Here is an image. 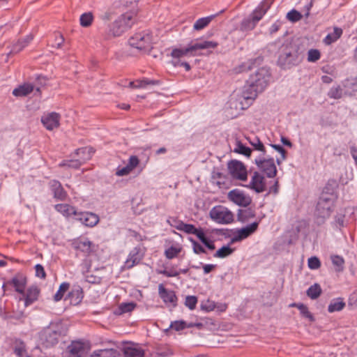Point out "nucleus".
Returning <instances> with one entry per match:
<instances>
[{
  "mask_svg": "<svg viewBox=\"0 0 357 357\" xmlns=\"http://www.w3.org/2000/svg\"><path fill=\"white\" fill-rule=\"evenodd\" d=\"M197 303V298L195 296H188L185 298V305L190 310H194Z\"/></svg>",
  "mask_w": 357,
  "mask_h": 357,
  "instance_id": "53",
  "label": "nucleus"
},
{
  "mask_svg": "<svg viewBox=\"0 0 357 357\" xmlns=\"http://www.w3.org/2000/svg\"><path fill=\"white\" fill-rule=\"evenodd\" d=\"M255 216V212L251 208H245L244 209H238L237 213L238 220L245 222L248 221L250 218Z\"/></svg>",
  "mask_w": 357,
  "mask_h": 357,
  "instance_id": "32",
  "label": "nucleus"
},
{
  "mask_svg": "<svg viewBox=\"0 0 357 357\" xmlns=\"http://www.w3.org/2000/svg\"><path fill=\"white\" fill-rule=\"evenodd\" d=\"M26 314L23 311H13L10 313H6L5 319L7 320H15V324H24Z\"/></svg>",
  "mask_w": 357,
  "mask_h": 357,
  "instance_id": "33",
  "label": "nucleus"
},
{
  "mask_svg": "<svg viewBox=\"0 0 357 357\" xmlns=\"http://www.w3.org/2000/svg\"><path fill=\"white\" fill-rule=\"evenodd\" d=\"M14 353L18 357H30L27 354L24 342L18 338L14 340Z\"/></svg>",
  "mask_w": 357,
  "mask_h": 357,
  "instance_id": "28",
  "label": "nucleus"
},
{
  "mask_svg": "<svg viewBox=\"0 0 357 357\" xmlns=\"http://www.w3.org/2000/svg\"><path fill=\"white\" fill-rule=\"evenodd\" d=\"M170 327L176 331L183 330L186 328V324L183 321H175L172 322Z\"/></svg>",
  "mask_w": 357,
  "mask_h": 357,
  "instance_id": "58",
  "label": "nucleus"
},
{
  "mask_svg": "<svg viewBox=\"0 0 357 357\" xmlns=\"http://www.w3.org/2000/svg\"><path fill=\"white\" fill-rule=\"evenodd\" d=\"M228 199L241 207H248L252 202L251 197L243 190L236 188L230 190L227 194Z\"/></svg>",
  "mask_w": 357,
  "mask_h": 357,
  "instance_id": "12",
  "label": "nucleus"
},
{
  "mask_svg": "<svg viewBox=\"0 0 357 357\" xmlns=\"http://www.w3.org/2000/svg\"><path fill=\"white\" fill-rule=\"evenodd\" d=\"M234 151L248 157L250 155L252 152L249 147L245 146L239 141L236 143V147L235 148Z\"/></svg>",
  "mask_w": 357,
  "mask_h": 357,
  "instance_id": "45",
  "label": "nucleus"
},
{
  "mask_svg": "<svg viewBox=\"0 0 357 357\" xmlns=\"http://www.w3.org/2000/svg\"><path fill=\"white\" fill-rule=\"evenodd\" d=\"M139 163V160L136 155H131L129 158L128 165L132 171Z\"/></svg>",
  "mask_w": 357,
  "mask_h": 357,
  "instance_id": "60",
  "label": "nucleus"
},
{
  "mask_svg": "<svg viewBox=\"0 0 357 357\" xmlns=\"http://www.w3.org/2000/svg\"><path fill=\"white\" fill-rule=\"evenodd\" d=\"M215 16V15H210L197 20L193 25L194 29L197 31L203 29L208 25V24L212 21Z\"/></svg>",
  "mask_w": 357,
  "mask_h": 357,
  "instance_id": "35",
  "label": "nucleus"
},
{
  "mask_svg": "<svg viewBox=\"0 0 357 357\" xmlns=\"http://www.w3.org/2000/svg\"><path fill=\"white\" fill-rule=\"evenodd\" d=\"M39 294V290L36 287H29L27 289V291L24 295L25 296L24 298V305L26 307L29 306V305L32 304L34 301H36L38 299V296Z\"/></svg>",
  "mask_w": 357,
  "mask_h": 357,
  "instance_id": "26",
  "label": "nucleus"
},
{
  "mask_svg": "<svg viewBox=\"0 0 357 357\" xmlns=\"http://www.w3.org/2000/svg\"><path fill=\"white\" fill-rule=\"evenodd\" d=\"M241 92L243 93V96L245 97L248 96V102L245 104V106H250L257 98V94L261 93V91H258L255 87L251 86L248 82H246V84L243 86Z\"/></svg>",
  "mask_w": 357,
  "mask_h": 357,
  "instance_id": "24",
  "label": "nucleus"
},
{
  "mask_svg": "<svg viewBox=\"0 0 357 357\" xmlns=\"http://www.w3.org/2000/svg\"><path fill=\"white\" fill-rule=\"evenodd\" d=\"M56 211L61 213L62 215H63L66 217H70V215H73L75 216L77 211L75 208L67 204H56L54 206Z\"/></svg>",
  "mask_w": 357,
  "mask_h": 357,
  "instance_id": "29",
  "label": "nucleus"
},
{
  "mask_svg": "<svg viewBox=\"0 0 357 357\" xmlns=\"http://www.w3.org/2000/svg\"><path fill=\"white\" fill-rule=\"evenodd\" d=\"M321 294V289L319 284H314L310 286L307 290V295L311 299L317 298Z\"/></svg>",
  "mask_w": 357,
  "mask_h": 357,
  "instance_id": "39",
  "label": "nucleus"
},
{
  "mask_svg": "<svg viewBox=\"0 0 357 357\" xmlns=\"http://www.w3.org/2000/svg\"><path fill=\"white\" fill-rule=\"evenodd\" d=\"M159 295L163 302L169 307H176L177 305V297L174 291L166 289L162 284L158 287Z\"/></svg>",
  "mask_w": 357,
  "mask_h": 357,
  "instance_id": "17",
  "label": "nucleus"
},
{
  "mask_svg": "<svg viewBox=\"0 0 357 357\" xmlns=\"http://www.w3.org/2000/svg\"><path fill=\"white\" fill-rule=\"evenodd\" d=\"M321 262L316 257H312L308 259V266L310 269H317L320 267Z\"/></svg>",
  "mask_w": 357,
  "mask_h": 357,
  "instance_id": "55",
  "label": "nucleus"
},
{
  "mask_svg": "<svg viewBox=\"0 0 357 357\" xmlns=\"http://www.w3.org/2000/svg\"><path fill=\"white\" fill-rule=\"evenodd\" d=\"M228 171L232 178L245 181L248 178V172L244 164L238 160H233L228 162Z\"/></svg>",
  "mask_w": 357,
  "mask_h": 357,
  "instance_id": "11",
  "label": "nucleus"
},
{
  "mask_svg": "<svg viewBox=\"0 0 357 357\" xmlns=\"http://www.w3.org/2000/svg\"><path fill=\"white\" fill-rule=\"evenodd\" d=\"M116 15V13L111 9H109L100 15V18L104 22L110 21Z\"/></svg>",
  "mask_w": 357,
  "mask_h": 357,
  "instance_id": "54",
  "label": "nucleus"
},
{
  "mask_svg": "<svg viewBox=\"0 0 357 357\" xmlns=\"http://www.w3.org/2000/svg\"><path fill=\"white\" fill-rule=\"evenodd\" d=\"M75 219L79 221L82 225L93 227L99 222V217L91 212H77L75 216Z\"/></svg>",
  "mask_w": 357,
  "mask_h": 357,
  "instance_id": "16",
  "label": "nucleus"
},
{
  "mask_svg": "<svg viewBox=\"0 0 357 357\" xmlns=\"http://www.w3.org/2000/svg\"><path fill=\"white\" fill-rule=\"evenodd\" d=\"M152 36L150 33L143 31L137 33L128 40V44L140 51H148L152 48Z\"/></svg>",
  "mask_w": 357,
  "mask_h": 357,
  "instance_id": "8",
  "label": "nucleus"
},
{
  "mask_svg": "<svg viewBox=\"0 0 357 357\" xmlns=\"http://www.w3.org/2000/svg\"><path fill=\"white\" fill-rule=\"evenodd\" d=\"M210 217L219 224H230L234 221V215L227 208L216 206L210 211Z\"/></svg>",
  "mask_w": 357,
  "mask_h": 357,
  "instance_id": "10",
  "label": "nucleus"
},
{
  "mask_svg": "<svg viewBox=\"0 0 357 357\" xmlns=\"http://www.w3.org/2000/svg\"><path fill=\"white\" fill-rule=\"evenodd\" d=\"M191 242L192 243V249L195 254H201L206 252L205 249L196 241L190 238Z\"/></svg>",
  "mask_w": 357,
  "mask_h": 357,
  "instance_id": "57",
  "label": "nucleus"
},
{
  "mask_svg": "<svg viewBox=\"0 0 357 357\" xmlns=\"http://www.w3.org/2000/svg\"><path fill=\"white\" fill-rule=\"evenodd\" d=\"M93 20V16L92 13H91V12L84 13L80 16V19H79L80 24L83 27H88V26H91V24H92Z\"/></svg>",
  "mask_w": 357,
  "mask_h": 357,
  "instance_id": "42",
  "label": "nucleus"
},
{
  "mask_svg": "<svg viewBox=\"0 0 357 357\" xmlns=\"http://www.w3.org/2000/svg\"><path fill=\"white\" fill-rule=\"evenodd\" d=\"M75 154L79 155V158L75 160H70L68 161H63L59 164V166H68L69 167L77 169L79 168L86 160H89L91 158L89 150L86 147L80 148L75 151Z\"/></svg>",
  "mask_w": 357,
  "mask_h": 357,
  "instance_id": "14",
  "label": "nucleus"
},
{
  "mask_svg": "<svg viewBox=\"0 0 357 357\" xmlns=\"http://www.w3.org/2000/svg\"><path fill=\"white\" fill-rule=\"evenodd\" d=\"M331 98L340 99L342 96V89L340 86L332 87L328 93Z\"/></svg>",
  "mask_w": 357,
  "mask_h": 357,
  "instance_id": "48",
  "label": "nucleus"
},
{
  "mask_svg": "<svg viewBox=\"0 0 357 357\" xmlns=\"http://www.w3.org/2000/svg\"><path fill=\"white\" fill-rule=\"evenodd\" d=\"M320 52L317 49H310L307 52V61L309 62H316L320 59Z\"/></svg>",
  "mask_w": 357,
  "mask_h": 357,
  "instance_id": "49",
  "label": "nucleus"
},
{
  "mask_svg": "<svg viewBox=\"0 0 357 357\" xmlns=\"http://www.w3.org/2000/svg\"><path fill=\"white\" fill-rule=\"evenodd\" d=\"M70 287L69 283L63 282L57 292L55 294L54 298L55 301H59L63 296L65 292H66Z\"/></svg>",
  "mask_w": 357,
  "mask_h": 357,
  "instance_id": "44",
  "label": "nucleus"
},
{
  "mask_svg": "<svg viewBox=\"0 0 357 357\" xmlns=\"http://www.w3.org/2000/svg\"><path fill=\"white\" fill-rule=\"evenodd\" d=\"M91 357H123L121 352L116 349H100L93 352Z\"/></svg>",
  "mask_w": 357,
  "mask_h": 357,
  "instance_id": "27",
  "label": "nucleus"
},
{
  "mask_svg": "<svg viewBox=\"0 0 357 357\" xmlns=\"http://www.w3.org/2000/svg\"><path fill=\"white\" fill-rule=\"evenodd\" d=\"M287 18L290 22H296L301 20L302 15L298 11L293 9L287 13Z\"/></svg>",
  "mask_w": 357,
  "mask_h": 357,
  "instance_id": "52",
  "label": "nucleus"
},
{
  "mask_svg": "<svg viewBox=\"0 0 357 357\" xmlns=\"http://www.w3.org/2000/svg\"><path fill=\"white\" fill-rule=\"evenodd\" d=\"M52 191L54 193V197L56 199L64 200L67 197L66 192L63 190L60 182L52 180L50 183Z\"/></svg>",
  "mask_w": 357,
  "mask_h": 357,
  "instance_id": "23",
  "label": "nucleus"
},
{
  "mask_svg": "<svg viewBox=\"0 0 357 357\" xmlns=\"http://www.w3.org/2000/svg\"><path fill=\"white\" fill-rule=\"evenodd\" d=\"M259 222H255L237 231V234L232 238V241H239L248 238L253 234L258 228Z\"/></svg>",
  "mask_w": 357,
  "mask_h": 357,
  "instance_id": "21",
  "label": "nucleus"
},
{
  "mask_svg": "<svg viewBox=\"0 0 357 357\" xmlns=\"http://www.w3.org/2000/svg\"><path fill=\"white\" fill-rule=\"evenodd\" d=\"M34 89L39 94L40 93V87L29 83H25L20 85L13 91V95L16 97H24L31 93Z\"/></svg>",
  "mask_w": 357,
  "mask_h": 357,
  "instance_id": "22",
  "label": "nucleus"
},
{
  "mask_svg": "<svg viewBox=\"0 0 357 357\" xmlns=\"http://www.w3.org/2000/svg\"><path fill=\"white\" fill-rule=\"evenodd\" d=\"M60 115L56 112L44 114L41 118L43 126L49 130H52L59 126Z\"/></svg>",
  "mask_w": 357,
  "mask_h": 357,
  "instance_id": "18",
  "label": "nucleus"
},
{
  "mask_svg": "<svg viewBox=\"0 0 357 357\" xmlns=\"http://www.w3.org/2000/svg\"><path fill=\"white\" fill-rule=\"evenodd\" d=\"M131 172V169L128 165H126L123 168L117 169L116 174L119 176H122L129 174Z\"/></svg>",
  "mask_w": 357,
  "mask_h": 357,
  "instance_id": "64",
  "label": "nucleus"
},
{
  "mask_svg": "<svg viewBox=\"0 0 357 357\" xmlns=\"http://www.w3.org/2000/svg\"><path fill=\"white\" fill-rule=\"evenodd\" d=\"M26 283V280L23 276L15 277L12 280L15 291L20 294H24V289Z\"/></svg>",
  "mask_w": 357,
  "mask_h": 357,
  "instance_id": "34",
  "label": "nucleus"
},
{
  "mask_svg": "<svg viewBox=\"0 0 357 357\" xmlns=\"http://www.w3.org/2000/svg\"><path fill=\"white\" fill-rule=\"evenodd\" d=\"M218 43L215 41L196 42L189 45L187 47L174 49L171 55L174 58H180L184 56H195L199 55V50L215 49Z\"/></svg>",
  "mask_w": 357,
  "mask_h": 357,
  "instance_id": "3",
  "label": "nucleus"
},
{
  "mask_svg": "<svg viewBox=\"0 0 357 357\" xmlns=\"http://www.w3.org/2000/svg\"><path fill=\"white\" fill-rule=\"evenodd\" d=\"M64 42V38L62 35L57 33L55 36L54 43L52 44V46L56 48H60L62 44Z\"/></svg>",
  "mask_w": 357,
  "mask_h": 357,
  "instance_id": "62",
  "label": "nucleus"
},
{
  "mask_svg": "<svg viewBox=\"0 0 357 357\" xmlns=\"http://www.w3.org/2000/svg\"><path fill=\"white\" fill-rule=\"evenodd\" d=\"M83 296V291L79 287L73 289L68 294L70 302L74 305L79 304L82 301Z\"/></svg>",
  "mask_w": 357,
  "mask_h": 357,
  "instance_id": "31",
  "label": "nucleus"
},
{
  "mask_svg": "<svg viewBox=\"0 0 357 357\" xmlns=\"http://www.w3.org/2000/svg\"><path fill=\"white\" fill-rule=\"evenodd\" d=\"M233 251L234 249L230 248L229 245L222 246L214 254L213 256L217 258H225L232 254Z\"/></svg>",
  "mask_w": 357,
  "mask_h": 357,
  "instance_id": "43",
  "label": "nucleus"
},
{
  "mask_svg": "<svg viewBox=\"0 0 357 357\" xmlns=\"http://www.w3.org/2000/svg\"><path fill=\"white\" fill-rule=\"evenodd\" d=\"M90 347L82 341H73L62 353V357H86Z\"/></svg>",
  "mask_w": 357,
  "mask_h": 357,
  "instance_id": "9",
  "label": "nucleus"
},
{
  "mask_svg": "<svg viewBox=\"0 0 357 357\" xmlns=\"http://www.w3.org/2000/svg\"><path fill=\"white\" fill-rule=\"evenodd\" d=\"M33 40V36L31 34L30 35H28L26 36V38L23 40H21L23 43V46H22L21 47H17L18 45H14L13 46V48H12V50L10 52V53H17L19 52H20L21 50H23V48H24L31 40Z\"/></svg>",
  "mask_w": 357,
  "mask_h": 357,
  "instance_id": "46",
  "label": "nucleus"
},
{
  "mask_svg": "<svg viewBox=\"0 0 357 357\" xmlns=\"http://www.w3.org/2000/svg\"><path fill=\"white\" fill-rule=\"evenodd\" d=\"M255 142H251V144L255 147V149L260 151L263 152L264 155L265 154V148L262 142L259 141V139H255Z\"/></svg>",
  "mask_w": 357,
  "mask_h": 357,
  "instance_id": "63",
  "label": "nucleus"
},
{
  "mask_svg": "<svg viewBox=\"0 0 357 357\" xmlns=\"http://www.w3.org/2000/svg\"><path fill=\"white\" fill-rule=\"evenodd\" d=\"M158 273L160 274H162V275H163L166 277H169V278L176 277L180 274V272H178L177 271L174 270V268H171L169 270L165 269L162 271H160Z\"/></svg>",
  "mask_w": 357,
  "mask_h": 357,
  "instance_id": "59",
  "label": "nucleus"
},
{
  "mask_svg": "<svg viewBox=\"0 0 357 357\" xmlns=\"http://www.w3.org/2000/svg\"><path fill=\"white\" fill-rule=\"evenodd\" d=\"M270 6L271 5L268 3L266 1L261 2L248 17L244 18L241 21L240 30L242 31H250L253 30L257 23L267 13Z\"/></svg>",
  "mask_w": 357,
  "mask_h": 357,
  "instance_id": "4",
  "label": "nucleus"
},
{
  "mask_svg": "<svg viewBox=\"0 0 357 357\" xmlns=\"http://www.w3.org/2000/svg\"><path fill=\"white\" fill-rule=\"evenodd\" d=\"M335 197L322 194L317 204L315 216L318 224H322L331 216L334 206Z\"/></svg>",
  "mask_w": 357,
  "mask_h": 357,
  "instance_id": "5",
  "label": "nucleus"
},
{
  "mask_svg": "<svg viewBox=\"0 0 357 357\" xmlns=\"http://www.w3.org/2000/svg\"><path fill=\"white\" fill-rule=\"evenodd\" d=\"M301 61L298 49L291 45L284 47L278 57V63L284 68L297 65Z\"/></svg>",
  "mask_w": 357,
  "mask_h": 357,
  "instance_id": "6",
  "label": "nucleus"
},
{
  "mask_svg": "<svg viewBox=\"0 0 357 357\" xmlns=\"http://www.w3.org/2000/svg\"><path fill=\"white\" fill-rule=\"evenodd\" d=\"M270 78L271 73L269 70L266 68H261L254 74H252L247 82L251 86H254L258 91L262 92L268 86Z\"/></svg>",
  "mask_w": 357,
  "mask_h": 357,
  "instance_id": "7",
  "label": "nucleus"
},
{
  "mask_svg": "<svg viewBox=\"0 0 357 357\" xmlns=\"http://www.w3.org/2000/svg\"><path fill=\"white\" fill-rule=\"evenodd\" d=\"M255 164L259 169L263 172L269 178H273L276 176L277 169L273 158H256Z\"/></svg>",
  "mask_w": 357,
  "mask_h": 357,
  "instance_id": "15",
  "label": "nucleus"
},
{
  "mask_svg": "<svg viewBox=\"0 0 357 357\" xmlns=\"http://www.w3.org/2000/svg\"><path fill=\"white\" fill-rule=\"evenodd\" d=\"M36 275L41 279L46 278V273L43 266L40 264H36L35 266Z\"/></svg>",
  "mask_w": 357,
  "mask_h": 357,
  "instance_id": "61",
  "label": "nucleus"
},
{
  "mask_svg": "<svg viewBox=\"0 0 357 357\" xmlns=\"http://www.w3.org/2000/svg\"><path fill=\"white\" fill-rule=\"evenodd\" d=\"M332 263L334 266H335L336 271H340L343 269V265L344 263V259L342 257L338 255H335L331 257Z\"/></svg>",
  "mask_w": 357,
  "mask_h": 357,
  "instance_id": "51",
  "label": "nucleus"
},
{
  "mask_svg": "<svg viewBox=\"0 0 357 357\" xmlns=\"http://www.w3.org/2000/svg\"><path fill=\"white\" fill-rule=\"evenodd\" d=\"M124 357H144V353L142 349L128 347L124 351Z\"/></svg>",
  "mask_w": 357,
  "mask_h": 357,
  "instance_id": "41",
  "label": "nucleus"
},
{
  "mask_svg": "<svg viewBox=\"0 0 357 357\" xmlns=\"http://www.w3.org/2000/svg\"><path fill=\"white\" fill-rule=\"evenodd\" d=\"M345 306V303L340 298L331 301L328 307L329 312H338L342 310Z\"/></svg>",
  "mask_w": 357,
  "mask_h": 357,
  "instance_id": "36",
  "label": "nucleus"
},
{
  "mask_svg": "<svg viewBox=\"0 0 357 357\" xmlns=\"http://www.w3.org/2000/svg\"><path fill=\"white\" fill-rule=\"evenodd\" d=\"M66 328L61 321L51 322L40 333V340L46 347L56 345L60 337L66 334Z\"/></svg>",
  "mask_w": 357,
  "mask_h": 357,
  "instance_id": "2",
  "label": "nucleus"
},
{
  "mask_svg": "<svg viewBox=\"0 0 357 357\" xmlns=\"http://www.w3.org/2000/svg\"><path fill=\"white\" fill-rule=\"evenodd\" d=\"M261 60L260 58H258L254 61L252 60H249L247 62H245L244 63H243L240 67H239V72H243V71H247V70H249L252 68V66L254 64V63L257 61H259Z\"/></svg>",
  "mask_w": 357,
  "mask_h": 357,
  "instance_id": "56",
  "label": "nucleus"
},
{
  "mask_svg": "<svg viewBox=\"0 0 357 357\" xmlns=\"http://www.w3.org/2000/svg\"><path fill=\"white\" fill-rule=\"evenodd\" d=\"M181 250V249L180 248L171 246L165 250V255L167 259H172L176 257L180 253Z\"/></svg>",
  "mask_w": 357,
  "mask_h": 357,
  "instance_id": "50",
  "label": "nucleus"
},
{
  "mask_svg": "<svg viewBox=\"0 0 357 357\" xmlns=\"http://www.w3.org/2000/svg\"><path fill=\"white\" fill-rule=\"evenodd\" d=\"M248 187L254 190L257 193L265 191L266 184L264 176L257 172H255Z\"/></svg>",
  "mask_w": 357,
  "mask_h": 357,
  "instance_id": "20",
  "label": "nucleus"
},
{
  "mask_svg": "<svg viewBox=\"0 0 357 357\" xmlns=\"http://www.w3.org/2000/svg\"><path fill=\"white\" fill-rule=\"evenodd\" d=\"M174 227L190 234H194L197 231V229L193 225L183 222H178V225H174Z\"/></svg>",
  "mask_w": 357,
  "mask_h": 357,
  "instance_id": "40",
  "label": "nucleus"
},
{
  "mask_svg": "<svg viewBox=\"0 0 357 357\" xmlns=\"http://www.w3.org/2000/svg\"><path fill=\"white\" fill-rule=\"evenodd\" d=\"M338 187L337 182L334 180H329L324 188V192L322 194H325L329 195V197H334V192L336 188Z\"/></svg>",
  "mask_w": 357,
  "mask_h": 357,
  "instance_id": "38",
  "label": "nucleus"
},
{
  "mask_svg": "<svg viewBox=\"0 0 357 357\" xmlns=\"http://www.w3.org/2000/svg\"><path fill=\"white\" fill-rule=\"evenodd\" d=\"M144 255L141 253L139 248H135L129 254L128 259L125 261L123 268L130 269L139 264L142 260Z\"/></svg>",
  "mask_w": 357,
  "mask_h": 357,
  "instance_id": "19",
  "label": "nucleus"
},
{
  "mask_svg": "<svg viewBox=\"0 0 357 357\" xmlns=\"http://www.w3.org/2000/svg\"><path fill=\"white\" fill-rule=\"evenodd\" d=\"M234 98H232L231 100V104L234 105V107L236 109H245L250 106H245V104L248 102V96H243V93L241 92V93L234 94Z\"/></svg>",
  "mask_w": 357,
  "mask_h": 357,
  "instance_id": "25",
  "label": "nucleus"
},
{
  "mask_svg": "<svg viewBox=\"0 0 357 357\" xmlns=\"http://www.w3.org/2000/svg\"><path fill=\"white\" fill-rule=\"evenodd\" d=\"M342 29L339 27H334L333 32L327 34L324 39V43L327 45H331L332 43L337 41L342 35Z\"/></svg>",
  "mask_w": 357,
  "mask_h": 357,
  "instance_id": "30",
  "label": "nucleus"
},
{
  "mask_svg": "<svg viewBox=\"0 0 357 357\" xmlns=\"http://www.w3.org/2000/svg\"><path fill=\"white\" fill-rule=\"evenodd\" d=\"M136 22V15L133 12H127L108 24L102 34L105 40H109L122 36L129 30Z\"/></svg>",
  "mask_w": 357,
  "mask_h": 357,
  "instance_id": "1",
  "label": "nucleus"
},
{
  "mask_svg": "<svg viewBox=\"0 0 357 357\" xmlns=\"http://www.w3.org/2000/svg\"><path fill=\"white\" fill-rule=\"evenodd\" d=\"M135 307L136 303L133 302L122 303L118 307V309L116 311V314H122L124 313L130 312L135 309Z\"/></svg>",
  "mask_w": 357,
  "mask_h": 357,
  "instance_id": "37",
  "label": "nucleus"
},
{
  "mask_svg": "<svg viewBox=\"0 0 357 357\" xmlns=\"http://www.w3.org/2000/svg\"><path fill=\"white\" fill-rule=\"evenodd\" d=\"M298 309L300 310V312L302 315V317L308 319L310 321H314V317L312 314V313L308 310L307 307L304 305H299L298 306Z\"/></svg>",
  "mask_w": 357,
  "mask_h": 357,
  "instance_id": "47",
  "label": "nucleus"
},
{
  "mask_svg": "<svg viewBox=\"0 0 357 357\" xmlns=\"http://www.w3.org/2000/svg\"><path fill=\"white\" fill-rule=\"evenodd\" d=\"M71 245L76 251L82 252L84 255L88 256L95 250V245L87 238L79 236L71 242Z\"/></svg>",
  "mask_w": 357,
  "mask_h": 357,
  "instance_id": "13",
  "label": "nucleus"
}]
</instances>
